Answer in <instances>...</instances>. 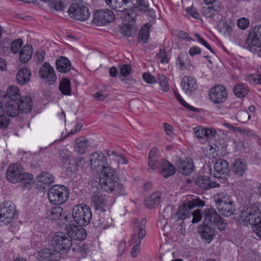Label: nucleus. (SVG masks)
<instances>
[{
	"label": "nucleus",
	"instance_id": "f257e3e1",
	"mask_svg": "<svg viewBox=\"0 0 261 261\" xmlns=\"http://www.w3.org/2000/svg\"><path fill=\"white\" fill-rule=\"evenodd\" d=\"M99 184L105 191L111 192L116 191L119 194L124 195V186L118 182V174L116 171L110 166H104L101 170Z\"/></svg>",
	"mask_w": 261,
	"mask_h": 261
},
{
	"label": "nucleus",
	"instance_id": "f03ea898",
	"mask_svg": "<svg viewBox=\"0 0 261 261\" xmlns=\"http://www.w3.org/2000/svg\"><path fill=\"white\" fill-rule=\"evenodd\" d=\"M204 205V201L199 199L195 198L190 201L188 204H183L178 208L176 214L180 219H185L188 218H192L191 222L196 223L199 222L202 218L201 212L199 210L192 211L191 210L197 206H202Z\"/></svg>",
	"mask_w": 261,
	"mask_h": 261
},
{
	"label": "nucleus",
	"instance_id": "7ed1b4c3",
	"mask_svg": "<svg viewBox=\"0 0 261 261\" xmlns=\"http://www.w3.org/2000/svg\"><path fill=\"white\" fill-rule=\"evenodd\" d=\"M241 218L246 224L253 226V230L261 238V211L255 205H251L241 212Z\"/></svg>",
	"mask_w": 261,
	"mask_h": 261
},
{
	"label": "nucleus",
	"instance_id": "20e7f679",
	"mask_svg": "<svg viewBox=\"0 0 261 261\" xmlns=\"http://www.w3.org/2000/svg\"><path fill=\"white\" fill-rule=\"evenodd\" d=\"M215 203L218 210L224 217L230 216L236 210L233 198L226 193L218 194L215 199Z\"/></svg>",
	"mask_w": 261,
	"mask_h": 261
},
{
	"label": "nucleus",
	"instance_id": "39448f33",
	"mask_svg": "<svg viewBox=\"0 0 261 261\" xmlns=\"http://www.w3.org/2000/svg\"><path fill=\"white\" fill-rule=\"evenodd\" d=\"M67 188L62 185H56L51 187L48 191V198L51 203L61 205L65 203L69 197Z\"/></svg>",
	"mask_w": 261,
	"mask_h": 261
},
{
	"label": "nucleus",
	"instance_id": "423d86ee",
	"mask_svg": "<svg viewBox=\"0 0 261 261\" xmlns=\"http://www.w3.org/2000/svg\"><path fill=\"white\" fill-rule=\"evenodd\" d=\"M72 215L74 221L80 226H83L89 223L92 218V212L88 206L80 204L73 207Z\"/></svg>",
	"mask_w": 261,
	"mask_h": 261
},
{
	"label": "nucleus",
	"instance_id": "0eeeda50",
	"mask_svg": "<svg viewBox=\"0 0 261 261\" xmlns=\"http://www.w3.org/2000/svg\"><path fill=\"white\" fill-rule=\"evenodd\" d=\"M67 12L71 18L80 21L86 20L90 16L89 8L84 5L83 2L71 3Z\"/></svg>",
	"mask_w": 261,
	"mask_h": 261
},
{
	"label": "nucleus",
	"instance_id": "6e6552de",
	"mask_svg": "<svg viewBox=\"0 0 261 261\" xmlns=\"http://www.w3.org/2000/svg\"><path fill=\"white\" fill-rule=\"evenodd\" d=\"M51 245L59 253H64L69 250L72 245L71 240L67 234L63 232H57L52 238Z\"/></svg>",
	"mask_w": 261,
	"mask_h": 261
},
{
	"label": "nucleus",
	"instance_id": "1a4fd4ad",
	"mask_svg": "<svg viewBox=\"0 0 261 261\" xmlns=\"http://www.w3.org/2000/svg\"><path fill=\"white\" fill-rule=\"evenodd\" d=\"M249 50L255 54L261 48V25L255 26L250 32L247 40Z\"/></svg>",
	"mask_w": 261,
	"mask_h": 261
},
{
	"label": "nucleus",
	"instance_id": "9d476101",
	"mask_svg": "<svg viewBox=\"0 0 261 261\" xmlns=\"http://www.w3.org/2000/svg\"><path fill=\"white\" fill-rule=\"evenodd\" d=\"M115 18V15L111 10L101 9L95 12L92 22L96 25L101 26L113 22Z\"/></svg>",
	"mask_w": 261,
	"mask_h": 261
},
{
	"label": "nucleus",
	"instance_id": "9b49d317",
	"mask_svg": "<svg viewBox=\"0 0 261 261\" xmlns=\"http://www.w3.org/2000/svg\"><path fill=\"white\" fill-rule=\"evenodd\" d=\"M206 223L215 224L220 230H224L226 226V223L224 222V219L213 208L205 210L203 223Z\"/></svg>",
	"mask_w": 261,
	"mask_h": 261
},
{
	"label": "nucleus",
	"instance_id": "f8f14e48",
	"mask_svg": "<svg viewBox=\"0 0 261 261\" xmlns=\"http://www.w3.org/2000/svg\"><path fill=\"white\" fill-rule=\"evenodd\" d=\"M15 212V206L11 201H6L0 206V221L9 223L13 219Z\"/></svg>",
	"mask_w": 261,
	"mask_h": 261
},
{
	"label": "nucleus",
	"instance_id": "ddd939ff",
	"mask_svg": "<svg viewBox=\"0 0 261 261\" xmlns=\"http://www.w3.org/2000/svg\"><path fill=\"white\" fill-rule=\"evenodd\" d=\"M146 221L145 219H142L141 223L137 219L133 220V227L134 233L132 234V237L130 240L132 244H135L136 242L140 241L144 238L146 235V230L145 229V226Z\"/></svg>",
	"mask_w": 261,
	"mask_h": 261
},
{
	"label": "nucleus",
	"instance_id": "4468645a",
	"mask_svg": "<svg viewBox=\"0 0 261 261\" xmlns=\"http://www.w3.org/2000/svg\"><path fill=\"white\" fill-rule=\"evenodd\" d=\"M23 176H25V172L23 171L22 166L20 165L17 164L11 165L7 169V178L11 182H19Z\"/></svg>",
	"mask_w": 261,
	"mask_h": 261
},
{
	"label": "nucleus",
	"instance_id": "2eb2a0df",
	"mask_svg": "<svg viewBox=\"0 0 261 261\" xmlns=\"http://www.w3.org/2000/svg\"><path fill=\"white\" fill-rule=\"evenodd\" d=\"M227 95L226 88L221 85L212 88L209 94L211 100L215 103L224 102L226 99Z\"/></svg>",
	"mask_w": 261,
	"mask_h": 261
},
{
	"label": "nucleus",
	"instance_id": "dca6fc26",
	"mask_svg": "<svg viewBox=\"0 0 261 261\" xmlns=\"http://www.w3.org/2000/svg\"><path fill=\"white\" fill-rule=\"evenodd\" d=\"M39 75L49 85H53L57 81L54 70L49 64L46 62H45L40 68Z\"/></svg>",
	"mask_w": 261,
	"mask_h": 261
},
{
	"label": "nucleus",
	"instance_id": "f3484780",
	"mask_svg": "<svg viewBox=\"0 0 261 261\" xmlns=\"http://www.w3.org/2000/svg\"><path fill=\"white\" fill-rule=\"evenodd\" d=\"M67 234L71 240L81 241L84 240L86 238L87 233L86 230L82 228H79L75 225H67L66 226Z\"/></svg>",
	"mask_w": 261,
	"mask_h": 261
},
{
	"label": "nucleus",
	"instance_id": "a211bd4d",
	"mask_svg": "<svg viewBox=\"0 0 261 261\" xmlns=\"http://www.w3.org/2000/svg\"><path fill=\"white\" fill-rule=\"evenodd\" d=\"M90 161L92 170L101 171L106 166L107 158L103 153L95 152L90 155Z\"/></svg>",
	"mask_w": 261,
	"mask_h": 261
},
{
	"label": "nucleus",
	"instance_id": "6ab92c4d",
	"mask_svg": "<svg viewBox=\"0 0 261 261\" xmlns=\"http://www.w3.org/2000/svg\"><path fill=\"white\" fill-rule=\"evenodd\" d=\"M228 172V163L226 161L220 159L215 163L213 174L215 177L226 178Z\"/></svg>",
	"mask_w": 261,
	"mask_h": 261
},
{
	"label": "nucleus",
	"instance_id": "aec40b11",
	"mask_svg": "<svg viewBox=\"0 0 261 261\" xmlns=\"http://www.w3.org/2000/svg\"><path fill=\"white\" fill-rule=\"evenodd\" d=\"M38 256L40 261H59V252L54 249L46 248L39 252Z\"/></svg>",
	"mask_w": 261,
	"mask_h": 261
},
{
	"label": "nucleus",
	"instance_id": "412c9836",
	"mask_svg": "<svg viewBox=\"0 0 261 261\" xmlns=\"http://www.w3.org/2000/svg\"><path fill=\"white\" fill-rule=\"evenodd\" d=\"M157 148L153 147L152 148L149 152L148 155V166L150 169L153 171L160 169L162 163L164 159H161L156 154Z\"/></svg>",
	"mask_w": 261,
	"mask_h": 261
},
{
	"label": "nucleus",
	"instance_id": "4be33fe9",
	"mask_svg": "<svg viewBox=\"0 0 261 261\" xmlns=\"http://www.w3.org/2000/svg\"><path fill=\"white\" fill-rule=\"evenodd\" d=\"M91 200L95 208L100 212H104L107 207V200L99 193H95Z\"/></svg>",
	"mask_w": 261,
	"mask_h": 261
},
{
	"label": "nucleus",
	"instance_id": "5701e85b",
	"mask_svg": "<svg viewBox=\"0 0 261 261\" xmlns=\"http://www.w3.org/2000/svg\"><path fill=\"white\" fill-rule=\"evenodd\" d=\"M195 135L199 139L211 138L215 136L216 131L214 128H202L200 126L196 127L193 129Z\"/></svg>",
	"mask_w": 261,
	"mask_h": 261
},
{
	"label": "nucleus",
	"instance_id": "b1692460",
	"mask_svg": "<svg viewBox=\"0 0 261 261\" xmlns=\"http://www.w3.org/2000/svg\"><path fill=\"white\" fill-rule=\"evenodd\" d=\"M195 183L204 190H208L219 186V184L211 181L209 176H199L195 179Z\"/></svg>",
	"mask_w": 261,
	"mask_h": 261
},
{
	"label": "nucleus",
	"instance_id": "393cba45",
	"mask_svg": "<svg viewBox=\"0 0 261 261\" xmlns=\"http://www.w3.org/2000/svg\"><path fill=\"white\" fill-rule=\"evenodd\" d=\"M247 170L246 161L242 159L236 160L231 167V171L234 175L241 177L243 175Z\"/></svg>",
	"mask_w": 261,
	"mask_h": 261
},
{
	"label": "nucleus",
	"instance_id": "a878e982",
	"mask_svg": "<svg viewBox=\"0 0 261 261\" xmlns=\"http://www.w3.org/2000/svg\"><path fill=\"white\" fill-rule=\"evenodd\" d=\"M181 85L186 93H191L197 89L196 80L191 76H185L183 77Z\"/></svg>",
	"mask_w": 261,
	"mask_h": 261
},
{
	"label": "nucleus",
	"instance_id": "bb28decb",
	"mask_svg": "<svg viewBox=\"0 0 261 261\" xmlns=\"http://www.w3.org/2000/svg\"><path fill=\"white\" fill-rule=\"evenodd\" d=\"M199 229L202 239L207 241L208 243L213 240L215 230L213 227L203 223L200 226Z\"/></svg>",
	"mask_w": 261,
	"mask_h": 261
},
{
	"label": "nucleus",
	"instance_id": "cd10ccee",
	"mask_svg": "<svg viewBox=\"0 0 261 261\" xmlns=\"http://www.w3.org/2000/svg\"><path fill=\"white\" fill-rule=\"evenodd\" d=\"M178 168L181 174L188 175L193 171L194 166L191 159H186L185 160L179 161Z\"/></svg>",
	"mask_w": 261,
	"mask_h": 261
},
{
	"label": "nucleus",
	"instance_id": "c85d7f7f",
	"mask_svg": "<svg viewBox=\"0 0 261 261\" xmlns=\"http://www.w3.org/2000/svg\"><path fill=\"white\" fill-rule=\"evenodd\" d=\"M57 70L61 73H66L71 69V63L65 57L60 56L56 61Z\"/></svg>",
	"mask_w": 261,
	"mask_h": 261
},
{
	"label": "nucleus",
	"instance_id": "c756f323",
	"mask_svg": "<svg viewBox=\"0 0 261 261\" xmlns=\"http://www.w3.org/2000/svg\"><path fill=\"white\" fill-rule=\"evenodd\" d=\"M54 182V178L48 172H44L39 175L37 178V185L45 189L46 187Z\"/></svg>",
	"mask_w": 261,
	"mask_h": 261
},
{
	"label": "nucleus",
	"instance_id": "7c9ffc66",
	"mask_svg": "<svg viewBox=\"0 0 261 261\" xmlns=\"http://www.w3.org/2000/svg\"><path fill=\"white\" fill-rule=\"evenodd\" d=\"M106 4L112 9L117 11L123 12L126 10L129 0H105Z\"/></svg>",
	"mask_w": 261,
	"mask_h": 261
},
{
	"label": "nucleus",
	"instance_id": "2f4dec72",
	"mask_svg": "<svg viewBox=\"0 0 261 261\" xmlns=\"http://www.w3.org/2000/svg\"><path fill=\"white\" fill-rule=\"evenodd\" d=\"M19 106V102L17 101H8L6 105L7 114L12 117L17 116L21 112Z\"/></svg>",
	"mask_w": 261,
	"mask_h": 261
},
{
	"label": "nucleus",
	"instance_id": "473e14b6",
	"mask_svg": "<svg viewBox=\"0 0 261 261\" xmlns=\"http://www.w3.org/2000/svg\"><path fill=\"white\" fill-rule=\"evenodd\" d=\"M160 169V172L164 177L167 178L175 173V169L173 165L168 161L165 159L163 160Z\"/></svg>",
	"mask_w": 261,
	"mask_h": 261
},
{
	"label": "nucleus",
	"instance_id": "72a5a7b5",
	"mask_svg": "<svg viewBox=\"0 0 261 261\" xmlns=\"http://www.w3.org/2000/svg\"><path fill=\"white\" fill-rule=\"evenodd\" d=\"M21 113H30L33 107V102L30 97L25 96L20 98L18 101Z\"/></svg>",
	"mask_w": 261,
	"mask_h": 261
},
{
	"label": "nucleus",
	"instance_id": "f704fd0d",
	"mask_svg": "<svg viewBox=\"0 0 261 261\" xmlns=\"http://www.w3.org/2000/svg\"><path fill=\"white\" fill-rule=\"evenodd\" d=\"M31 73L30 70L26 68L20 69L16 75V81L20 85H24L30 80Z\"/></svg>",
	"mask_w": 261,
	"mask_h": 261
},
{
	"label": "nucleus",
	"instance_id": "c9c22d12",
	"mask_svg": "<svg viewBox=\"0 0 261 261\" xmlns=\"http://www.w3.org/2000/svg\"><path fill=\"white\" fill-rule=\"evenodd\" d=\"M89 143L84 137H80L75 139L74 149L79 153L84 154L89 147Z\"/></svg>",
	"mask_w": 261,
	"mask_h": 261
},
{
	"label": "nucleus",
	"instance_id": "e433bc0d",
	"mask_svg": "<svg viewBox=\"0 0 261 261\" xmlns=\"http://www.w3.org/2000/svg\"><path fill=\"white\" fill-rule=\"evenodd\" d=\"M33 54V49L31 45H25L20 51L19 60L22 63H26L31 58Z\"/></svg>",
	"mask_w": 261,
	"mask_h": 261
},
{
	"label": "nucleus",
	"instance_id": "4c0bfd02",
	"mask_svg": "<svg viewBox=\"0 0 261 261\" xmlns=\"http://www.w3.org/2000/svg\"><path fill=\"white\" fill-rule=\"evenodd\" d=\"M161 195L159 193H153L148 196L145 200V205L148 208H154L160 202Z\"/></svg>",
	"mask_w": 261,
	"mask_h": 261
},
{
	"label": "nucleus",
	"instance_id": "58836bf2",
	"mask_svg": "<svg viewBox=\"0 0 261 261\" xmlns=\"http://www.w3.org/2000/svg\"><path fill=\"white\" fill-rule=\"evenodd\" d=\"M94 225L99 229H105L112 225V219L108 216L102 217L95 221Z\"/></svg>",
	"mask_w": 261,
	"mask_h": 261
},
{
	"label": "nucleus",
	"instance_id": "ea45409f",
	"mask_svg": "<svg viewBox=\"0 0 261 261\" xmlns=\"http://www.w3.org/2000/svg\"><path fill=\"white\" fill-rule=\"evenodd\" d=\"M161 215L163 220H160V223L162 227H164L167 223V220L172 217L173 216V206H167L162 212Z\"/></svg>",
	"mask_w": 261,
	"mask_h": 261
},
{
	"label": "nucleus",
	"instance_id": "a19ab883",
	"mask_svg": "<svg viewBox=\"0 0 261 261\" xmlns=\"http://www.w3.org/2000/svg\"><path fill=\"white\" fill-rule=\"evenodd\" d=\"M5 98L8 97L10 100L18 101L20 98V93L18 88L14 86H10L7 90Z\"/></svg>",
	"mask_w": 261,
	"mask_h": 261
},
{
	"label": "nucleus",
	"instance_id": "79ce46f5",
	"mask_svg": "<svg viewBox=\"0 0 261 261\" xmlns=\"http://www.w3.org/2000/svg\"><path fill=\"white\" fill-rule=\"evenodd\" d=\"M248 91V86L245 84H238L233 88L234 95L238 97H244Z\"/></svg>",
	"mask_w": 261,
	"mask_h": 261
},
{
	"label": "nucleus",
	"instance_id": "37998d69",
	"mask_svg": "<svg viewBox=\"0 0 261 261\" xmlns=\"http://www.w3.org/2000/svg\"><path fill=\"white\" fill-rule=\"evenodd\" d=\"M48 3L49 8L56 11H63L66 7L65 0H50Z\"/></svg>",
	"mask_w": 261,
	"mask_h": 261
},
{
	"label": "nucleus",
	"instance_id": "c03bdc74",
	"mask_svg": "<svg viewBox=\"0 0 261 261\" xmlns=\"http://www.w3.org/2000/svg\"><path fill=\"white\" fill-rule=\"evenodd\" d=\"M63 209L59 206L53 207L47 212V216L52 220H58L62 215Z\"/></svg>",
	"mask_w": 261,
	"mask_h": 261
},
{
	"label": "nucleus",
	"instance_id": "a18cd8bd",
	"mask_svg": "<svg viewBox=\"0 0 261 261\" xmlns=\"http://www.w3.org/2000/svg\"><path fill=\"white\" fill-rule=\"evenodd\" d=\"M59 90L64 95H70L71 94L70 82L68 79H63L60 82Z\"/></svg>",
	"mask_w": 261,
	"mask_h": 261
},
{
	"label": "nucleus",
	"instance_id": "49530a36",
	"mask_svg": "<svg viewBox=\"0 0 261 261\" xmlns=\"http://www.w3.org/2000/svg\"><path fill=\"white\" fill-rule=\"evenodd\" d=\"M33 175L31 174L25 173V176H23L22 179L19 182L21 183V186L23 189H30L33 182Z\"/></svg>",
	"mask_w": 261,
	"mask_h": 261
},
{
	"label": "nucleus",
	"instance_id": "de8ad7c7",
	"mask_svg": "<svg viewBox=\"0 0 261 261\" xmlns=\"http://www.w3.org/2000/svg\"><path fill=\"white\" fill-rule=\"evenodd\" d=\"M149 24H146L143 26L138 34V38L139 40L143 41L144 42H146L148 37H149Z\"/></svg>",
	"mask_w": 261,
	"mask_h": 261
},
{
	"label": "nucleus",
	"instance_id": "09e8293b",
	"mask_svg": "<svg viewBox=\"0 0 261 261\" xmlns=\"http://www.w3.org/2000/svg\"><path fill=\"white\" fill-rule=\"evenodd\" d=\"M149 6L147 0H137L134 5V9L140 12H146L148 10Z\"/></svg>",
	"mask_w": 261,
	"mask_h": 261
},
{
	"label": "nucleus",
	"instance_id": "8fccbe9b",
	"mask_svg": "<svg viewBox=\"0 0 261 261\" xmlns=\"http://www.w3.org/2000/svg\"><path fill=\"white\" fill-rule=\"evenodd\" d=\"M107 154L110 156H112V159L118 164H121L125 165L127 164V160L123 156L117 154L116 152L113 151H107Z\"/></svg>",
	"mask_w": 261,
	"mask_h": 261
},
{
	"label": "nucleus",
	"instance_id": "3c124183",
	"mask_svg": "<svg viewBox=\"0 0 261 261\" xmlns=\"http://www.w3.org/2000/svg\"><path fill=\"white\" fill-rule=\"evenodd\" d=\"M158 82L160 86V90L167 92L169 90L168 81L167 77L163 74H160L158 76Z\"/></svg>",
	"mask_w": 261,
	"mask_h": 261
},
{
	"label": "nucleus",
	"instance_id": "603ef678",
	"mask_svg": "<svg viewBox=\"0 0 261 261\" xmlns=\"http://www.w3.org/2000/svg\"><path fill=\"white\" fill-rule=\"evenodd\" d=\"M247 80L253 84L261 85V68L258 70V73L250 74L247 76Z\"/></svg>",
	"mask_w": 261,
	"mask_h": 261
},
{
	"label": "nucleus",
	"instance_id": "864d4df0",
	"mask_svg": "<svg viewBox=\"0 0 261 261\" xmlns=\"http://www.w3.org/2000/svg\"><path fill=\"white\" fill-rule=\"evenodd\" d=\"M215 11L213 6L206 4L202 6L201 9V12L203 15L207 18L213 17Z\"/></svg>",
	"mask_w": 261,
	"mask_h": 261
},
{
	"label": "nucleus",
	"instance_id": "5fc2aeb1",
	"mask_svg": "<svg viewBox=\"0 0 261 261\" xmlns=\"http://www.w3.org/2000/svg\"><path fill=\"white\" fill-rule=\"evenodd\" d=\"M243 133L246 134L250 139L256 142L258 145L261 144V140L260 138L251 129H244L242 130Z\"/></svg>",
	"mask_w": 261,
	"mask_h": 261
},
{
	"label": "nucleus",
	"instance_id": "6e6d98bb",
	"mask_svg": "<svg viewBox=\"0 0 261 261\" xmlns=\"http://www.w3.org/2000/svg\"><path fill=\"white\" fill-rule=\"evenodd\" d=\"M23 45V41L21 39L15 40L11 43L10 49L14 54H17Z\"/></svg>",
	"mask_w": 261,
	"mask_h": 261
},
{
	"label": "nucleus",
	"instance_id": "4d7b16f0",
	"mask_svg": "<svg viewBox=\"0 0 261 261\" xmlns=\"http://www.w3.org/2000/svg\"><path fill=\"white\" fill-rule=\"evenodd\" d=\"M250 116L248 114V112L244 111H239L236 115V118L238 121L243 123L249 120Z\"/></svg>",
	"mask_w": 261,
	"mask_h": 261
},
{
	"label": "nucleus",
	"instance_id": "13d9d810",
	"mask_svg": "<svg viewBox=\"0 0 261 261\" xmlns=\"http://www.w3.org/2000/svg\"><path fill=\"white\" fill-rule=\"evenodd\" d=\"M58 154L62 162L64 163L65 164L66 163H69L68 161L69 160L70 155L69 152L67 150H60L58 152Z\"/></svg>",
	"mask_w": 261,
	"mask_h": 261
},
{
	"label": "nucleus",
	"instance_id": "bf43d9fd",
	"mask_svg": "<svg viewBox=\"0 0 261 261\" xmlns=\"http://www.w3.org/2000/svg\"><path fill=\"white\" fill-rule=\"evenodd\" d=\"M122 31L124 35L129 37L135 33L136 30L129 24H124L123 26Z\"/></svg>",
	"mask_w": 261,
	"mask_h": 261
},
{
	"label": "nucleus",
	"instance_id": "052dcab7",
	"mask_svg": "<svg viewBox=\"0 0 261 261\" xmlns=\"http://www.w3.org/2000/svg\"><path fill=\"white\" fill-rule=\"evenodd\" d=\"M10 119L7 115L0 116V128L1 129L7 128L10 124Z\"/></svg>",
	"mask_w": 261,
	"mask_h": 261
},
{
	"label": "nucleus",
	"instance_id": "680f3d73",
	"mask_svg": "<svg viewBox=\"0 0 261 261\" xmlns=\"http://www.w3.org/2000/svg\"><path fill=\"white\" fill-rule=\"evenodd\" d=\"M123 15L124 16L122 17L124 19L130 22L132 20H135V18L137 16V13L135 10H130V11H127V12H126L125 13H123Z\"/></svg>",
	"mask_w": 261,
	"mask_h": 261
},
{
	"label": "nucleus",
	"instance_id": "e2e57ef3",
	"mask_svg": "<svg viewBox=\"0 0 261 261\" xmlns=\"http://www.w3.org/2000/svg\"><path fill=\"white\" fill-rule=\"evenodd\" d=\"M237 24L240 29L245 30L249 27V21L246 18H241L238 20Z\"/></svg>",
	"mask_w": 261,
	"mask_h": 261
},
{
	"label": "nucleus",
	"instance_id": "0e129e2a",
	"mask_svg": "<svg viewBox=\"0 0 261 261\" xmlns=\"http://www.w3.org/2000/svg\"><path fill=\"white\" fill-rule=\"evenodd\" d=\"M156 58L160 59V62L162 63L168 62L167 54L164 49L160 50V52L156 55Z\"/></svg>",
	"mask_w": 261,
	"mask_h": 261
},
{
	"label": "nucleus",
	"instance_id": "69168bd1",
	"mask_svg": "<svg viewBox=\"0 0 261 261\" xmlns=\"http://www.w3.org/2000/svg\"><path fill=\"white\" fill-rule=\"evenodd\" d=\"M144 80L148 84H154L156 83V80L155 77L148 72L144 73L143 74Z\"/></svg>",
	"mask_w": 261,
	"mask_h": 261
},
{
	"label": "nucleus",
	"instance_id": "338daca9",
	"mask_svg": "<svg viewBox=\"0 0 261 261\" xmlns=\"http://www.w3.org/2000/svg\"><path fill=\"white\" fill-rule=\"evenodd\" d=\"M135 245L133 247L131 250V255L133 257H136L137 254L140 251V245L141 244V242L138 241L136 242L135 244Z\"/></svg>",
	"mask_w": 261,
	"mask_h": 261
},
{
	"label": "nucleus",
	"instance_id": "774afa93",
	"mask_svg": "<svg viewBox=\"0 0 261 261\" xmlns=\"http://www.w3.org/2000/svg\"><path fill=\"white\" fill-rule=\"evenodd\" d=\"M186 11L191 16L193 17L194 18L198 19L200 18V15L197 11V10L194 7L188 8L186 9Z\"/></svg>",
	"mask_w": 261,
	"mask_h": 261
}]
</instances>
